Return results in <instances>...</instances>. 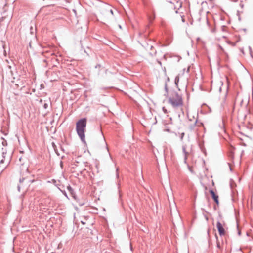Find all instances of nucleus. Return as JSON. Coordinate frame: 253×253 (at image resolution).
<instances>
[{
	"label": "nucleus",
	"mask_w": 253,
	"mask_h": 253,
	"mask_svg": "<svg viewBox=\"0 0 253 253\" xmlns=\"http://www.w3.org/2000/svg\"><path fill=\"white\" fill-rule=\"evenodd\" d=\"M249 50H250V53H251L252 52V49H251V47L250 46L249 47Z\"/></svg>",
	"instance_id": "2f4dec72"
},
{
	"label": "nucleus",
	"mask_w": 253,
	"mask_h": 253,
	"mask_svg": "<svg viewBox=\"0 0 253 253\" xmlns=\"http://www.w3.org/2000/svg\"><path fill=\"white\" fill-rule=\"evenodd\" d=\"M39 102L42 104L43 100L42 99H41L39 101Z\"/></svg>",
	"instance_id": "c756f323"
},
{
	"label": "nucleus",
	"mask_w": 253,
	"mask_h": 253,
	"mask_svg": "<svg viewBox=\"0 0 253 253\" xmlns=\"http://www.w3.org/2000/svg\"><path fill=\"white\" fill-rule=\"evenodd\" d=\"M110 12H111V13L112 14H113V11H112V10H110Z\"/></svg>",
	"instance_id": "e433bc0d"
},
{
	"label": "nucleus",
	"mask_w": 253,
	"mask_h": 253,
	"mask_svg": "<svg viewBox=\"0 0 253 253\" xmlns=\"http://www.w3.org/2000/svg\"><path fill=\"white\" fill-rule=\"evenodd\" d=\"M67 190L69 191V192L70 193V194L72 195H74V190L72 188V187L69 185L67 187ZM74 197V196H73Z\"/></svg>",
	"instance_id": "f8f14e48"
},
{
	"label": "nucleus",
	"mask_w": 253,
	"mask_h": 253,
	"mask_svg": "<svg viewBox=\"0 0 253 253\" xmlns=\"http://www.w3.org/2000/svg\"><path fill=\"white\" fill-rule=\"evenodd\" d=\"M216 227L219 233V234L220 236H222L225 234V230L222 224V223L219 221H217L216 224Z\"/></svg>",
	"instance_id": "20e7f679"
},
{
	"label": "nucleus",
	"mask_w": 253,
	"mask_h": 253,
	"mask_svg": "<svg viewBox=\"0 0 253 253\" xmlns=\"http://www.w3.org/2000/svg\"><path fill=\"white\" fill-rule=\"evenodd\" d=\"M100 133L103 138V139L105 140V138H104V137L103 136V133H102V131L101 130H100Z\"/></svg>",
	"instance_id": "c85d7f7f"
},
{
	"label": "nucleus",
	"mask_w": 253,
	"mask_h": 253,
	"mask_svg": "<svg viewBox=\"0 0 253 253\" xmlns=\"http://www.w3.org/2000/svg\"><path fill=\"white\" fill-rule=\"evenodd\" d=\"M184 135H185V133L184 132L181 133V136H180V138L181 140L183 139V138Z\"/></svg>",
	"instance_id": "b1692460"
},
{
	"label": "nucleus",
	"mask_w": 253,
	"mask_h": 253,
	"mask_svg": "<svg viewBox=\"0 0 253 253\" xmlns=\"http://www.w3.org/2000/svg\"><path fill=\"white\" fill-rule=\"evenodd\" d=\"M82 223L83 224H84V222H83V221H82Z\"/></svg>",
	"instance_id": "49530a36"
},
{
	"label": "nucleus",
	"mask_w": 253,
	"mask_h": 253,
	"mask_svg": "<svg viewBox=\"0 0 253 253\" xmlns=\"http://www.w3.org/2000/svg\"><path fill=\"white\" fill-rule=\"evenodd\" d=\"M219 90H220V91H221V87H220V88H219Z\"/></svg>",
	"instance_id": "c03bdc74"
},
{
	"label": "nucleus",
	"mask_w": 253,
	"mask_h": 253,
	"mask_svg": "<svg viewBox=\"0 0 253 253\" xmlns=\"http://www.w3.org/2000/svg\"><path fill=\"white\" fill-rule=\"evenodd\" d=\"M239 20L240 21L241 20V17L240 16H239Z\"/></svg>",
	"instance_id": "c9c22d12"
},
{
	"label": "nucleus",
	"mask_w": 253,
	"mask_h": 253,
	"mask_svg": "<svg viewBox=\"0 0 253 253\" xmlns=\"http://www.w3.org/2000/svg\"><path fill=\"white\" fill-rule=\"evenodd\" d=\"M189 120L190 121H192V119H189Z\"/></svg>",
	"instance_id": "4c0bfd02"
},
{
	"label": "nucleus",
	"mask_w": 253,
	"mask_h": 253,
	"mask_svg": "<svg viewBox=\"0 0 253 253\" xmlns=\"http://www.w3.org/2000/svg\"><path fill=\"white\" fill-rule=\"evenodd\" d=\"M27 179V177L20 178L19 180V184L17 185V189L19 192L20 191L21 189H23L25 187L24 181Z\"/></svg>",
	"instance_id": "423d86ee"
},
{
	"label": "nucleus",
	"mask_w": 253,
	"mask_h": 253,
	"mask_svg": "<svg viewBox=\"0 0 253 253\" xmlns=\"http://www.w3.org/2000/svg\"><path fill=\"white\" fill-rule=\"evenodd\" d=\"M4 160H5V159L2 158V160H1L0 161V164H2V163H4Z\"/></svg>",
	"instance_id": "a878e982"
},
{
	"label": "nucleus",
	"mask_w": 253,
	"mask_h": 253,
	"mask_svg": "<svg viewBox=\"0 0 253 253\" xmlns=\"http://www.w3.org/2000/svg\"><path fill=\"white\" fill-rule=\"evenodd\" d=\"M88 50H88V49L86 50L87 52L89 54Z\"/></svg>",
	"instance_id": "ea45409f"
},
{
	"label": "nucleus",
	"mask_w": 253,
	"mask_h": 253,
	"mask_svg": "<svg viewBox=\"0 0 253 253\" xmlns=\"http://www.w3.org/2000/svg\"><path fill=\"white\" fill-rule=\"evenodd\" d=\"M42 106L44 109H46L48 107V104L47 103L44 102L42 104Z\"/></svg>",
	"instance_id": "dca6fc26"
},
{
	"label": "nucleus",
	"mask_w": 253,
	"mask_h": 253,
	"mask_svg": "<svg viewBox=\"0 0 253 253\" xmlns=\"http://www.w3.org/2000/svg\"><path fill=\"white\" fill-rule=\"evenodd\" d=\"M215 237H216V239L217 247L219 249H221V246L220 245L219 242L218 241V237H217V236L216 235H215Z\"/></svg>",
	"instance_id": "4468645a"
},
{
	"label": "nucleus",
	"mask_w": 253,
	"mask_h": 253,
	"mask_svg": "<svg viewBox=\"0 0 253 253\" xmlns=\"http://www.w3.org/2000/svg\"><path fill=\"white\" fill-rule=\"evenodd\" d=\"M52 147L53 148L55 152L56 153V155L58 156H60V154L58 152V151L57 150V146H56V144L54 142H52Z\"/></svg>",
	"instance_id": "9b49d317"
},
{
	"label": "nucleus",
	"mask_w": 253,
	"mask_h": 253,
	"mask_svg": "<svg viewBox=\"0 0 253 253\" xmlns=\"http://www.w3.org/2000/svg\"><path fill=\"white\" fill-rule=\"evenodd\" d=\"M243 30H244V31H246V29H243Z\"/></svg>",
	"instance_id": "37998d69"
},
{
	"label": "nucleus",
	"mask_w": 253,
	"mask_h": 253,
	"mask_svg": "<svg viewBox=\"0 0 253 253\" xmlns=\"http://www.w3.org/2000/svg\"><path fill=\"white\" fill-rule=\"evenodd\" d=\"M158 63H159L160 65H161V62L160 61H159V62H158Z\"/></svg>",
	"instance_id": "58836bf2"
},
{
	"label": "nucleus",
	"mask_w": 253,
	"mask_h": 253,
	"mask_svg": "<svg viewBox=\"0 0 253 253\" xmlns=\"http://www.w3.org/2000/svg\"><path fill=\"white\" fill-rule=\"evenodd\" d=\"M168 102L174 108L181 107L183 105L182 96L175 90L171 92V96L168 97Z\"/></svg>",
	"instance_id": "f257e3e1"
},
{
	"label": "nucleus",
	"mask_w": 253,
	"mask_h": 253,
	"mask_svg": "<svg viewBox=\"0 0 253 253\" xmlns=\"http://www.w3.org/2000/svg\"><path fill=\"white\" fill-rule=\"evenodd\" d=\"M201 148V151H202V152L205 155H206V151L205 150V149L204 148H202V147H200Z\"/></svg>",
	"instance_id": "6ab92c4d"
},
{
	"label": "nucleus",
	"mask_w": 253,
	"mask_h": 253,
	"mask_svg": "<svg viewBox=\"0 0 253 253\" xmlns=\"http://www.w3.org/2000/svg\"><path fill=\"white\" fill-rule=\"evenodd\" d=\"M182 151L183 153L184 154V161L186 162L187 159V155L188 154V153L186 150V146H182Z\"/></svg>",
	"instance_id": "1a4fd4ad"
},
{
	"label": "nucleus",
	"mask_w": 253,
	"mask_h": 253,
	"mask_svg": "<svg viewBox=\"0 0 253 253\" xmlns=\"http://www.w3.org/2000/svg\"><path fill=\"white\" fill-rule=\"evenodd\" d=\"M209 0V1H212L213 0Z\"/></svg>",
	"instance_id": "de8ad7c7"
},
{
	"label": "nucleus",
	"mask_w": 253,
	"mask_h": 253,
	"mask_svg": "<svg viewBox=\"0 0 253 253\" xmlns=\"http://www.w3.org/2000/svg\"><path fill=\"white\" fill-rule=\"evenodd\" d=\"M204 217H205V219L206 220V221H208L209 218H208V217L207 215H204Z\"/></svg>",
	"instance_id": "bb28decb"
},
{
	"label": "nucleus",
	"mask_w": 253,
	"mask_h": 253,
	"mask_svg": "<svg viewBox=\"0 0 253 253\" xmlns=\"http://www.w3.org/2000/svg\"><path fill=\"white\" fill-rule=\"evenodd\" d=\"M43 61H44V62H46V60L45 59V60H43Z\"/></svg>",
	"instance_id": "79ce46f5"
},
{
	"label": "nucleus",
	"mask_w": 253,
	"mask_h": 253,
	"mask_svg": "<svg viewBox=\"0 0 253 253\" xmlns=\"http://www.w3.org/2000/svg\"><path fill=\"white\" fill-rule=\"evenodd\" d=\"M61 192L64 195H65L66 197H68L67 196V194L66 193V192L65 191V190H60Z\"/></svg>",
	"instance_id": "aec40b11"
},
{
	"label": "nucleus",
	"mask_w": 253,
	"mask_h": 253,
	"mask_svg": "<svg viewBox=\"0 0 253 253\" xmlns=\"http://www.w3.org/2000/svg\"><path fill=\"white\" fill-rule=\"evenodd\" d=\"M86 119L82 118L76 122V131L83 142H85V129L86 126Z\"/></svg>",
	"instance_id": "f03ea898"
},
{
	"label": "nucleus",
	"mask_w": 253,
	"mask_h": 253,
	"mask_svg": "<svg viewBox=\"0 0 253 253\" xmlns=\"http://www.w3.org/2000/svg\"><path fill=\"white\" fill-rule=\"evenodd\" d=\"M7 152L5 150H4L3 148H2V158L5 159V155H6Z\"/></svg>",
	"instance_id": "2eb2a0df"
},
{
	"label": "nucleus",
	"mask_w": 253,
	"mask_h": 253,
	"mask_svg": "<svg viewBox=\"0 0 253 253\" xmlns=\"http://www.w3.org/2000/svg\"><path fill=\"white\" fill-rule=\"evenodd\" d=\"M60 145V149L62 151H63V152H65V150H64V148H63V147L61 145V144H59Z\"/></svg>",
	"instance_id": "4be33fe9"
},
{
	"label": "nucleus",
	"mask_w": 253,
	"mask_h": 253,
	"mask_svg": "<svg viewBox=\"0 0 253 253\" xmlns=\"http://www.w3.org/2000/svg\"><path fill=\"white\" fill-rule=\"evenodd\" d=\"M198 123V119H197L195 122L193 124H191L189 126V128L190 131H193L195 129V126H196V124Z\"/></svg>",
	"instance_id": "0eeeda50"
},
{
	"label": "nucleus",
	"mask_w": 253,
	"mask_h": 253,
	"mask_svg": "<svg viewBox=\"0 0 253 253\" xmlns=\"http://www.w3.org/2000/svg\"><path fill=\"white\" fill-rule=\"evenodd\" d=\"M237 229H238V234L239 236H240V235H241V231H240V230H239V228H238V224L237 225Z\"/></svg>",
	"instance_id": "5701e85b"
},
{
	"label": "nucleus",
	"mask_w": 253,
	"mask_h": 253,
	"mask_svg": "<svg viewBox=\"0 0 253 253\" xmlns=\"http://www.w3.org/2000/svg\"><path fill=\"white\" fill-rule=\"evenodd\" d=\"M243 145L245 146H246V145L245 143L243 144Z\"/></svg>",
	"instance_id": "a18cd8bd"
},
{
	"label": "nucleus",
	"mask_w": 253,
	"mask_h": 253,
	"mask_svg": "<svg viewBox=\"0 0 253 253\" xmlns=\"http://www.w3.org/2000/svg\"><path fill=\"white\" fill-rule=\"evenodd\" d=\"M64 156H63L61 157V159H63L64 158Z\"/></svg>",
	"instance_id": "a19ab883"
},
{
	"label": "nucleus",
	"mask_w": 253,
	"mask_h": 253,
	"mask_svg": "<svg viewBox=\"0 0 253 253\" xmlns=\"http://www.w3.org/2000/svg\"><path fill=\"white\" fill-rule=\"evenodd\" d=\"M118 171V169H116V171ZM116 177L117 178H118V177H119V173H118V172H116Z\"/></svg>",
	"instance_id": "cd10ccee"
},
{
	"label": "nucleus",
	"mask_w": 253,
	"mask_h": 253,
	"mask_svg": "<svg viewBox=\"0 0 253 253\" xmlns=\"http://www.w3.org/2000/svg\"><path fill=\"white\" fill-rule=\"evenodd\" d=\"M35 181V180L34 179H32V180H27V184H29V183H32L33 182H34Z\"/></svg>",
	"instance_id": "a211bd4d"
},
{
	"label": "nucleus",
	"mask_w": 253,
	"mask_h": 253,
	"mask_svg": "<svg viewBox=\"0 0 253 253\" xmlns=\"http://www.w3.org/2000/svg\"><path fill=\"white\" fill-rule=\"evenodd\" d=\"M119 28H120V29H121V28H122V27H121V26L120 25H119Z\"/></svg>",
	"instance_id": "72a5a7b5"
},
{
	"label": "nucleus",
	"mask_w": 253,
	"mask_h": 253,
	"mask_svg": "<svg viewBox=\"0 0 253 253\" xmlns=\"http://www.w3.org/2000/svg\"><path fill=\"white\" fill-rule=\"evenodd\" d=\"M179 81V77L178 75V76H176L175 78L174 83H175V84L176 87L177 88V89H178V90H180V89L178 87Z\"/></svg>",
	"instance_id": "9d476101"
},
{
	"label": "nucleus",
	"mask_w": 253,
	"mask_h": 253,
	"mask_svg": "<svg viewBox=\"0 0 253 253\" xmlns=\"http://www.w3.org/2000/svg\"><path fill=\"white\" fill-rule=\"evenodd\" d=\"M241 52H242V53H244V50H243V49H241Z\"/></svg>",
	"instance_id": "473e14b6"
},
{
	"label": "nucleus",
	"mask_w": 253,
	"mask_h": 253,
	"mask_svg": "<svg viewBox=\"0 0 253 253\" xmlns=\"http://www.w3.org/2000/svg\"><path fill=\"white\" fill-rule=\"evenodd\" d=\"M204 126V124L202 122H199L198 121V123H197L196 124V126Z\"/></svg>",
	"instance_id": "f3484780"
},
{
	"label": "nucleus",
	"mask_w": 253,
	"mask_h": 253,
	"mask_svg": "<svg viewBox=\"0 0 253 253\" xmlns=\"http://www.w3.org/2000/svg\"><path fill=\"white\" fill-rule=\"evenodd\" d=\"M150 48L151 51L149 52V54L151 56H155L157 53L156 50L155 49H154V47L152 45H151Z\"/></svg>",
	"instance_id": "6e6552de"
},
{
	"label": "nucleus",
	"mask_w": 253,
	"mask_h": 253,
	"mask_svg": "<svg viewBox=\"0 0 253 253\" xmlns=\"http://www.w3.org/2000/svg\"><path fill=\"white\" fill-rule=\"evenodd\" d=\"M167 80V81H169V78H168Z\"/></svg>",
	"instance_id": "f704fd0d"
},
{
	"label": "nucleus",
	"mask_w": 253,
	"mask_h": 253,
	"mask_svg": "<svg viewBox=\"0 0 253 253\" xmlns=\"http://www.w3.org/2000/svg\"><path fill=\"white\" fill-rule=\"evenodd\" d=\"M60 166H61V167H62V166H63V162H62V161H61V162H60Z\"/></svg>",
	"instance_id": "7c9ffc66"
},
{
	"label": "nucleus",
	"mask_w": 253,
	"mask_h": 253,
	"mask_svg": "<svg viewBox=\"0 0 253 253\" xmlns=\"http://www.w3.org/2000/svg\"><path fill=\"white\" fill-rule=\"evenodd\" d=\"M80 44L82 48L84 50V52L89 55V53L87 52L86 49L90 50L91 44L89 40L87 38H84L80 41Z\"/></svg>",
	"instance_id": "7ed1b4c3"
},
{
	"label": "nucleus",
	"mask_w": 253,
	"mask_h": 253,
	"mask_svg": "<svg viewBox=\"0 0 253 253\" xmlns=\"http://www.w3.org/2000/svg\"><path fill=\"white\" fill-rule=\"evenodd\" d=\"M165 93L164 94V96L166 97H168V88L167 87V83H165Z\"/></svg>",
	"instance_id": "ddd939ff"
},
{
	"label": "nucleus",
	"mask_w": 253,
	"mask_h": 253,
	"mask_svg": "<svg viewBox=\"0 0 253 253\" xmlns=\"http://www.w3.org/2000/svg\"><path fill=\"white\" fill-rule=\"evenodd\" d=\"M209 192L210 193V194L211 195V196L212 198V199L214 200V201L215 202V203L218 205L219 204V199H218V195H217L215 192L214 191H213V189H210L209 190Z\"/></svg>",
	"instance_id": "39448f33"
},
{
	"label": "nucleus",
	"mask_w": 253,
	"mask_h": 253,
	"mask_svg": "<svg viewBox=\"0 0 253 253\" xmlns=\"http://www.w3.org/2000/svg\"><path fill=\"white\" fill-rule=\"evenodd\" d=\"M26 172L28 174L30 173L28 167L26 168Z\"/></svg>",
	"instance_id": "393cba45"
},
{
	"label": "nucleus",
	"mask_w": 253,
	"mask_h": 253,
	"mask_svg": "<svg viewBox=\"0 0 253 253\" xmlns=\"http://www.w3.org/2000/svg\"><path fill=\"white\" fill-rule=\"evenodd\" d=\"M162 110H163V111L164 112V113L165 114L167 113V109H166V108L165 107H163L162 108Z\"/></svg>",
	"instance_id": "412c9836"
}]
</instances>
